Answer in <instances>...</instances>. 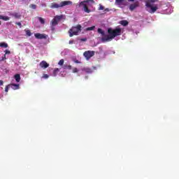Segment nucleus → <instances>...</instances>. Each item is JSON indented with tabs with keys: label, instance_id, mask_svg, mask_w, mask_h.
<instances>
[{
	"label": "nucleus",
	"instance_id": "nucleus-15",
	"mask_svg": "<svg viewBox=\"0 0 179 179\" xmlns=\"http://www.w3.org/2000/svg\"><path fill=\"white\" fill-rule=\"evenodd\" d=\"M120 24H121L122 26H124L125 27H127V24H129V22H128L127 20H121L120 22Z\"/></svg>",
	"mask_w": 179,
	"mask_h": 179
},
{
	"label": "nucleus",
	"instance_id": "nucleus-24",
	"mask_svg": "<svg viewBox=\"0 0 179 179\" xmlns=\"http://www.w3.org/2000/svg\"><path fill=\"white\" fill-rule=\"evenodd\" d=\"M26 34H27V36L30 37L31 36V31H30V30H27L26 31Z\"/></svg>",
	"mask_w": 179,
	"mask_h": 179
},
{
	"label": "nucleus",
	"instance_id": "nucleus-29",
	"mask_svg": "<svg viewBox=\"0 0 179 179\" xmlns=\"http://www.w3.org/2000/svg\"><path fill=\"white\" fill-rule=\"evenodd\" d=\"M42 78L43 79H48V78H50V76H48V74H43V76H42Z\"/></svg>",
	"mask_w": 179,
	"mask_h": 179
},
{
	"label": "nucleus",
	"instance_id": "nucleus-12",
	"mask_svg": "<svg viewBox=\"0 0 179 179\" xmlns=\"http://www.w3.org/2000/svg\"><path fill=\"white\" fill-rule=\"evenodd\" d=\"M10 87L13 90H17L20 89V85L19 84H10Z\"/></svg>",
	"mask_w": 179,
	"mask_h": 179
},
{
	"label": "nucleus",
	"instance_id": "nucleus-42",
	"mask_svg": "<svg viewBox=\"0 0 179 179\" xmlns=\"http://www.w3.org/2000/svg\"><path fill=\"white\" fill-rule=\"evenodd\" d=\"M0 26H1V21H0Z\"/></svg>",
	"mask_w": 179,
	"mask_h": 179
},
{
	"label": "nucleus",
	"instance_id": "nucleus-5",
	"mask_svg": "<svg viewBox=\"0 0 179 179\" xmlns=\"http://www.w3.org/2000/svg\"><path fill=\"white\" fill-rule=\"evenodd\" d=\"M90 0H85L79 3L78 6L80 8L81 6H83V10L86 13H90V9L87 7V3Z\"/></svg>",
	"mask_w": 179,
	"mask_h": 179
},
{
	"label": "nucleus",
	"instance_id": "nucleus-19",
	"mask_svg": "<svg viewBox=\"0 0 179 179\" xmlns=\"http://www.w3.org/2000/svg\"><path fill=\"white\" fill-rule=\"evenodd\" d=\"M98 33H99V34H101L103 36V37H106V34L104 33V31H103V29L99 28L98 29Z\"/></svg>",
	"mask_w": 179,
	"mask_h": 179
},
{
	"label": "nucleus",
	"instance_id": "nucleus-30",
	"mask_svg": "<svg viewBox=\"0 0 179 179\" xmlns=\"http://www.w3.org/2000/svg\"><path fill=\"white\" fill-rule=\"evenodd\" d=\"M77 72H79V70L78 68L73 69V73H77Z\"/></svg>",
	"mask_w": 179,
	"mask_h": 179
},
{
	"label": "nucleus",
	"instance_id": "nucleus-13",
	"mask_svg": "<svg viewBox=\"0 0 179 179\" xmlns=\"http://www.w3.org/2000/svg\"><path fill=\"white\" fill-rule=\"evenodd\" d=\"M10 15L13 16L14 17H15V19H20V17H22V15H20L19 13H10Z\"/></svg>",
	"mask_w": 179,
	"mask_h": 179
},
{
	"label": "nucleus",
	"instance_id": "nucleus-28",
	"mask_svg": "<svg viewBox=\"0 0 179 179\" xmlns=\"http://www.w3.org/2000/svg\"><path fill=\"white\" fill-rule=\"evenodd\" d=\"M99 10H104V6L103 5L99 4V8L98 9Z\"/></svg>",
	"mask_w": 179,
	"mask_h": 179
},
{
	"label": "nucleus",
	"instance_id": "nucleus-25",
	"mask_svg": "<svg viewBox=\"0 0 179 179\" xmlns=\"http://www.w3.org/2000/svg\"><path fill=\"white\" fill-rule=\"evenodd\" d=\"M58 65H60L61 66H62V65H64V59H63L59 60V62H58Z\"/></svg>",
	"mask_w": 179,
	"mask_h": 179
},
{
	"label": "nucleus",
	"instance_id": "nucleus-35",
	"mask_svg": "<svg viewBox=\"0 0 179 179\" xmlns=\"http://www.w3.org/2000/svg\"><path fill=\"white\" fill-rule=\"evenodd\" d=\"M0 86H3V81L0 80Z\"/></svg>",
	"mask_w": 179,
	"mask_h": 179
},
{
	"label": "nucleus",
	"instance_id": "nucleus-34",
	"mask_svg": "<svg viewBox=\"0 0 179 179\" xmlns=\"http://www.w3.org/2000/svg\"><path fill=\"white\" fill-rule=\"evenodd\" d=\"M5 53L6 54H10V50H6Z\"/></svg>",
	"mask_w": 179,
	"mask_h": 179
},
{
	"label": "nucleus",
	"instance_id": "nucleus-39",
	"mask_svg": "<svg viewBox=\"0 0 179 179\" xmlns=\"http://www.w3.org/2000/svg\"><path fill=\"white\" fill-rule=\"evenodd\" d=\"M69 44H73V41H69Z\"/></svg>",
	"mask_w": 179,
	"mask_h": 179
},
{
	"label": "nucleus",
	"instance_id": "nucleus-43",
	"mask_svg": "<svg viewBox=\"0 0 179 179\" xmlns=\"http://www.w3.org/2000/svg\"><path fill=\"white\" fill-rule=\"evenodd\" d=\"M0 2H1V0H0Z\"/></svg>",
	"mask_w": 179,
	"mask_h": 179
},
{
	"label": "nucleus",
	"instance_id": "nucleus-10",
	"mask_svg": "<svg viewBox=\"0 0 179 179\" xmlns=\"http://www.w3.org/2000/svg\"><path fill=\"white\" fill-rule=\"evenodd\" d=\"M138 6H139V2L136 1L129 6V9L130 10H134L136 8H138Z\"/></svg>",
	"mask_w": 179,
	"mask_h": 179
},
{
	"label": "nucleus",
	"instance_id": "nucleus-14",
	"mask_svg": "<svg viewBox=\"0 0 179 179\" xmlns=\"http://www.w3.org/2000/svg\"><path fill=\"white\" fill-rule=\"evenodd\" d=\"M82 71L85 72L86 73H92L93 72V70H92V69L87 67L82 69Z\"/></svg>",
	"mask_w": 179,
	"mask_h": 179
},
{
	"label": "nucleus",
	"instance_id": "nucleus-36",
	"mask_svg": "<svg viewBox=\"0 0 179 179\" xmlns=\"http://www.w3.org/2000/svg\"><path fill=\"white\" fill-rule=\"evenodd\" d=\"M123 0H116V2L117 3H121L122 2Z\"/></svg>",
	"mask_w": 179,
	"mask_h": 179
},
{
	"label": "nucleus",
	"instance_id": "nucleus-16",
	"mask_svg": "<svg viewBox=\"0 0 179 179\" xmlns=\"http://www.w3.org/2000/svg\"><path fill=\"white\" fill-rule=\"evenodd\" d=\"M37 19L40 22L41 24H45V20L41 17H37Z\"/></svg>",
	"mask_w": 179,
	"mask_h": 179
},
{
	"label": "nucleus",
	"instance_id": "nucleus-33",
	"mask_svg": "<svg viewBox=\"0 0 179 179\" xmlns=\"http://www.w3.org/2000/svg\"><path fill=\"white\" fill-rule=\"evenodd\" d=\"M15 24H17V26H19L20 27H22V23L21 22H16Z\"/></svg>",
	"mask_w": 179,
	"mask_h": 179
},
{
	"label": "nucleus",
	"instance_id": "nucleus-11",
	"mask_svg": "<svg viewBox=\"0 0 179 179\" xmlns=\"http://www.w3.org/2000/svg\"><path fill=\"white\" fill-rule=\"evenodd\" d=\"M50 8H51V9H58V8H61V3H52Z\"/></svg>",
	"mask_w": 179,
	"mask_h": 179
},
{
	"label": "nucleus",
	"instance_id": "nucleus-37",
	"mask_svg": "<svg viewBox=\"0 0 179 179\" xmlns=\"http://www.w3.org/2000/svg\"><path fill=\"white\" fill-rule=\"evenodd\" d=\"M74 62H75L76 64H80V62H79V60H75Z\"/></svg>",
	"mask_w": 179,
	"mask_h": 179
},
{
	"label": "nucleus",
	"instance_id": "nucleus-20",
	"mask_svg": "<svg viewBox=\"0 0 179 179\" xmlns=\"http://www.w3.org/2000/svg\"><path fill=\"white\" fill-rule=\"evenodd\" d=\"M0 47H1V48H8V43H0Z\"/></svg>",
	"mask_w": 179,
	"mask_h": 179
},
{
	"label": "nucleus",
	"instance_id": "nucleus-4",
	"mask_svg": "<svg viewBox=\"0 0 179 179\" xmlns=\"http://www.w3.org/2000/svg\"><path fill=\"white\" fill-rule=\"evenodd\" d=\"M79 31H82V25L81 24H78L76 27H72L69 30V37H73V36H78V33H79Z\"/></svg>",
	"mask_w": 179,
	"mask_h": 179
},
{
	"label": "nucleus",
	"instance_id": "nucleus-6",
	"mask_svg": "<svg viewBox=\"0 0 179 179\" xmlns=\"http://www.w3.org/2000/svg\"><path fill=\"white\" fill-rule=\"evenodd\" d=\"M83 56L87 59V61H89V59L92 58V57H94V51H92V50L85 51L83 53Z\"/></svg>",
	"mask_w": 179,
	"mask_h": 179
},
{
	"label": "nucleus",
	"instance_id": "nucleus-41",
	"mask_svg": "<svg viewBox=\"0 0 179 179\" xmlns=\"http://www.w3.org/2000/svg\"><path fill=\"white\" fill-rule=\"evenodd\" d=\"M1 16H2V15H0V19H1Z\"/></svg>",
	"mask_w": 179,
	"mask_h": 179
},
{
	"label": "nucleus",
	"instance_id": "nucleus-1",
	"mask_svg": "<svg viewBox=\"0 0 179 179\" xmlns=\"http://www.w3.org/2000/svg\"><path fill=\"white\" fill-rule=\"evenodd\" d=\"M108 34L101 38L102 43L111 41V40L115 38L117 36H121L122 34V29L120 27H116L114 29L113 28H108Z\"/></svg>",
	"mask_w": 179,
	"mask_h": 179
},
{
	"label": "nucleus",
	"instance_id": "nucleus-21",
	"mask_svg": "<svg viewBox=\"0 0 179 179\" xmlns=\"http://www.w3.org/2000/svg\"><path fill=\"white\" fill-rule=\"evenodd\" d=\"M10 19V17L8 16H3V15H1V20H4L5 22H8V20H9Z\"/></svg>",
	"mask_w": 179,
	"mask_h": 179
},
{
	"label": "nucleus",
	"instance_id": "nucleus-23",
	"mask_svg": "<svg viewBox=\"0 0 179 179\" xmlns=\"http://www.w3.org/2000/svg\"><path fill=\"white\" fill-rule=\"evenodd\" d=\"M94 29H96V27L95 26H92V27L86 28V31H91L92 30H94Z\"/></svg>",
	"mask_w": 179,
	"mask_h": 179
},
{
	"label": "nucleus",
	"instance_id": "nucleus-3",
	"mask_svg": "<svg viewBox=\"0 0 179 179\" xmlns=\"http://www.w3.org/2000/svg\"><path fill=\"white\" fill-rule=\"evenodd\" d=\"M64 17V15H56L54 18L50 21V29L54 33L55 31V26L59 23V21Z\"/></svg>",
	"mask_w": 179,
	"mask_h": 179
},
{
	"label": "nucleus",
	"instance_id": "nucleus-22",
	"mask_svg": "<svg viewBox=\"0 0 179 179\" xmlns=\"http://www.w3.org/2000/svg\"><path fill=\"white\" fill-rule=\"evenodd\" d=\"M58 72H59V69L56 68L53 71V76H57Z\"/></svg>",
	"mask_w": 179,
	"mask_h": 179
},
{
	"label": "nucleus",
	"instance_id": "nucleus-8",
	"mask_svg": "<svg viewBox=\"0 0 179 179\" xmlns=\"http://www.w3.org/2000/svg\"><path fill=\"white\" fill-rule=\"evenodd\" d=\"M39 65H40L41 68H44V69H45L50 66V64L44 60L41 62Z\"/></svg>",
	"mask_w": 179,
	"mask_h": 179
},
{
	"label": "nucleus",
	"instance_id": "nucleus-31",
	"mask_svg": "<svg viewBox=\"0 0 179 179\" xmlns=\"http://www.w3.org/2000/svg\"><path fill=\"white\" fill-rule=\"evenodd\" d=\"M80 41H87V38H83L80 39Z\"/></svg>",
	"mask_w": 179,
	"mask_h": 179
},
{
	"label": "nucleus",
	"instance_id": "nucleus-9",
	"mask_svg": "<svg viewBox=\"0 0 179 179\" xmlns=\"http://www.w3.org/2000/svg\"><path fill=\"white\" fill-rule=\"evenodd\" d=\"M72 1H64L60 2V6L61 8H64V6H66L68 5H72Z\"/></svg>",
	"mask_w": 179,
	"mask_h": 179
},
{
	"label": "nucleus",
	"instance_id": "nucleus-32",
	"mask_svg": "<svg viewBox=\"0 0 179 179\" xmlns=\"http://www.w3.org/2000/svg\"><path fill=\"white\" fill-rule=\"evenodd\" d=\"M4 59H6V55H4V57L0 59V61H4Z\"/></svg>",
	"mask_w": 179,
	"mask_h": 179
},
{
	"label": "nucleus",
	"instance_id": "nucleus-38",
	"mask_svg": "<svg viewBox=\"0 0 179 179\" xmlns=\"http://www.w3.org/2000/svg\"><path fill=\"white\" fill-rule=\"evenodd\" d=\"M104 10H105V12H110V9H108V8H106Z\"/></svg>",
	"mask_w": 179,
	"mask_h": 179
},
{
	"label": "nucleus",
	"instance_id": "nucleus-40",
	"mask_svg": "<svg viewBox=\"0 0 179 179\" xmlns=\"http://www.w3.org/2000/svg\"><path fill=\"white\" fill-rule=\"evenodd\" d=\"M129 2H134L135 0H128Z\"/></svg>",
	"mask_w": 179,
	"mask_h": 179
},
{
	"label": "nucleus",
	"instance_id": "nucleus-17",
	"mask_svg": "<svg viewBox=\"0 0 179 179\" xmlns=\"http://www.w3.org/2000/svg\"><path fill=\"white\" fill-rule=\"evenodd\" d=\"M63 69H72V66L68 65V64H65L63 65Z\"/></svg>",
	"mask_w": 179,
	"mask_h": 179
},
{
	"label": "nucleus",
	"instance_id": "nucleus-27",
	"mask_svg": "<svg viewBox=\"0 0 179 179\" xmlns=\"http://www.w3.org/2000/svg\"><path fill=\"white\" fill-rule=\"evenodd\" d=\"M29 7L31 8V9H36L37 8V6L35 4H31Z\"/></svg>",
	"mask_w": 179,
	"mask_h": 179
},
{
	"label": "nucleus",
	"instance_id": "nucleus-7",
	"mask_svg": "<svg viewBox=\"0 0 179 179\" xmlns=\"http://www.w3.org/2000/svg\"><path fill=\"white\" fill-rule=\"evenodd\" d=\"M34 36L38 40H43V39L45 40L47 37H48V36L46 35L45 34H40V33H36L34 34Z\"/></svg>",
	"mask_w": 179,
	"mask_h": 179
},
{
	"label": "nucleus",
	"instance_id": "nucleus-26",
	"mask_svg": "<svg viewBox=\"0 0 179 179\" xmlns=\"http://www.w3.org/2000/svg\"><path fill=\"white\" fill-rule=\"evenodd\" d=\"M9 87H10V85H6L5 87V92H9Z\"/></svg>",
	"mask_w": 179,
	"mask_h": 179
},
{
	"label": "nucleus",
	"instance_id": "nucleus-2",
	"mask_svg": "<svg viewBox=\"0 0 179 179\" xmlns=\"http://www.w3.org/2000/svg\"><path fill=\"white\" fill-rule=\"evenodd\" d=\"M156 0H147L145 1V9L149 13H155L159 8H157V5H153Z\"/></svg>",
	"mask_w": 179,
	"mask_h": 179
},
{
	"label": "nucleus",
	"instance_id": "nucleus-18",
	"mask_svg": "<svg viewBox=\"0 0 179 179\" xmlns=\"http://www.w3.org/2000/svg\"><path fill=\"white\" fill-rule=\"evenodd\" d=\"M14 78H15L16 82H17V83L20 82V74H15L14 76Z\"/></svg>",
	"mask_w": 179,
	"mask_h": 179
}]
</instances>
